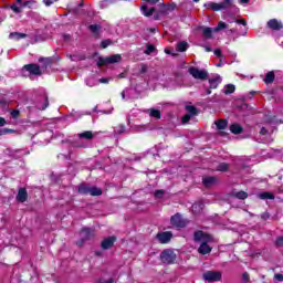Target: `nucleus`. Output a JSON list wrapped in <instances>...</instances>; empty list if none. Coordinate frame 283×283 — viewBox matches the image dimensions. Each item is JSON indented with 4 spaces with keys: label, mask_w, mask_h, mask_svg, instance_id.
Instances as JSON below:
<instances>
[{
    "label": "nucleus",
    "mask_w": 283,
    "mask_h": 283,
    "mask_svg": "<svg viewBox=\"0 0 283 283\" xmlns=\"http://www.w3.org/2000/svg\"><path fill=\"white\" fill-rule=\"evenodd\" d=\"M213 239L208 233H205L202 231L195 232V241L201 242L198 252L201 253V255H207V253H211V247H209L208 242H211Z\"/></svg>",
    "instance_id": "nucleus-1"
},
{
    "label": "nucleus",
    "mask_w": 283,
    "mask_h": 283,
    "mask_svg": "<svg viewBox=\"0 0 283 283\" xmlns=\"http://www.w3.org/2000/svg\"><path fill=\"white\" fill-rule=\"evenodd\" d=\"M207 10H212L213 12H220L221 10H229L234 8L233 0H223L221 2H207L203 4Z\"/></svg>",
    "instance_id": "nucleus-2"
},
{
    "label": "nucleus",
    "mask_w": 283,
    "mask_h": 283,
    "mask_svg": "<svg viewBox=\"0 0 283 283\" xmlns=\"http://www.w3.org/2000/svg\"><path fill=\"white\" fill-rule=\"evenodd\" d=\"M78 193H84L90 196H102L103 190H101V188L81 185L78 187Z\"/></svg>",
    "instance_id": "nucleus-3"
},
{
    "label": "nucleus",
    "mask_w": 283,
    "mask_h": 283,
    "mask_svg": "<svg viewBox=\"0 0 283 283\" xmlns=\"http://www.w3.org/2000/svg\"><path fill=\"white\" fill-rule=\"evenodd\" d=\"M120 54H114L107 57H99L97 61V65H112L113 63H120Z\"/></svg>",
    "instance_id": "nucleus-4"
},
{
    "label": "nucleus",
    "mask_w": 283,
    "mask_h": 283,
    "mask_svg": "<svg viewBox=\"0 0 283 283\" xmlns=\"http://www.w3.org/2000/svg\"><path fill=\"white\" fill-rule=\"evenodd\" d=\"M160 260L164 264H174L176 262V253L174 250H164L160 254Z\"/></svg>",
    "instance_id": "nucleus-5"
},
{
    "label": "nucleus",
    "mask_w": 283,
    "mask_h": 283,
    "mask_svg": "<svg viewBox=\"0 0 283 283\" xmlns=\"http://www.w3.org/2000/svg\"><path fill=\"white\" fill-rule=\"evenodd\" d=\"M189 74H191L195 78L199 80V81H206V78H208L209 73L206 70H199L196 66H191L188 70Z\"/></svg>",
    "instance_id": "nucleus-6"
},
{
    "label": "nucleus",
    "mask_w": 283,
    "mask_h": 283,
    "mask_svg": "<svg viewBox=\"0 0 283 283\" xmlns=\"http://www.w3.org/2000/svg\"><path fill=\"white\" fill-rule=\"evenodd\" d=\"M170 222L172 227H176V229H184V227H187V223L189 221H187V219H184L182 216L177 213L174 217H171Z\"/></svg>",
    "instance_id": "nucleus-7"
},
{
    "label": "nucleus",
    "mask_w": 283,
    "mask_h": 283,
    "mask_svg": "<svg viewBox=\"0 0 283 283\" xmlns=\"http://www.w3.org/2000/svg\"><path fill=\"white\" fill-rule=\"evenodd\" d=\"M203 280H206V282H220L222 274L216 271H208L203 273Z\"/></svg>",
    "instance_id": "nucleus-8"
},
{
    "label": "nucleus",
    "mask_w": 283,
    "mask_h": 283,
    "mask_svg": "<svg viewBox=\"0 0 283 283\" xmlns=\"http://www.w3.org/2000/svg\"><path fill=\"white\" fill-rule=\"evenodd\" d=\"M171 238H174V234L169 231L167 232H159L157 234V240L160 242V244H167L171 241Z\"/></svg>",
    "instance_id": "nucleus-9"
},
{
    "label": "nucleus",
    "mask_w": 283,
    "mask_h": 283,
    "mask_svg": "<svg viewBox=\"0 0 283 283\" xmlns=\"http://www.w3.org/2000/svg\"><path fill=\"white\" fill-rule=\"evenodd\" d=\"M24 70H27V72L33 74L34 76H41L42 74L41 67L36 64L24 65Z\"/></svg>",
    "instance_id": "nucleus-10"
},
{
    "label": "nucleus",
    "mask_w": 283,
    "mask_h": 283,
    "mask_svg": "<svg viewBox=\"0 0 283 283\" xmlns=\"http://www.w3.org/2000/svg\"><path fill=\"white\" fill-rule=\"evenodd\" d=\"M268 28H270V30H282L283 25L282 22L272 19L268 22Z\"/></svg>",
    "instance_id": "nucleus-11"
},
{
    "label": "nucleus",
    "mask_w": 283,
    "mask_h": 283,
    "mask_svg": "<svg viewBox=\"0 0 283 283\" xmlns=\"http://www.w3.org/2000/svg\"><path fill=\"white\" fill-rule=\"evenodd\" d=\"M114 242H116V238L114 237H109L107 239H105L103 242H102V249H112V247H114Z\"/></svg>",
    "instance_id": "nucleus-12"
},
{
    "label": "nucleus",
    "mask_w": 283,
    "mask_h": 283,
    "mask_svg": "<svg viewBox=\"0 0 283 283\" xmlns=\"http://www.w3.org/2000/svg\"><path fill=\"white\" fill-rule=\"evenodd\" d=\"M27 200H28V191L25 190V188H21L18 191L17 201L18 202H25Z\"/></svg>",
    "instance_id": "nucleus-13"
},
{
    "label": "nucleus",
    "mask_w": 283,
    "mask_h": 283,
    "mask_svg": "<svg viewBox=\"0 0 283 283\" xmlns=\"http://www.w3.org/2000/svg\"><path fill=\"white\" fill-rule=\"evenodd\" d=\"M211 90H216L222 83V77L220 75H216L214 77L209 80Z\"/></svg>",
    "instance_id": "nucleus-14"
},
{
    "label": "nucleus",
    "mask_w": 283,
    "mask_h": 283,
    "mask_svg": "<svg viewBox=\"0 0 283 283\" xmlns=\"http://www.w3.org/2000/svg\"><path fill=\"white\" fill-rule=\"evenodd\" d=\"M142 13L144 14V17H151V14H154V7H148L147 4L142 6L140 8Z\"/></svg>",
    "instance_id": "nucleus-15"
},
{
    "label": "nucleus",
    "mask_w": 283,
    "mask_h": 283,
    "mask_svg": "<svg viewBox=\"0 0 283 283\" xmlns=\"http://www.w3.org/2000/svg\"><path fill=\"white\" fill-rule=\"evenodd\" d=\"M258 198L260 200H274L275 196L272 192H261L258 195Z\"/></svg>",
    "instance_id": "nucleus-16"
},
{
    "label": "nucleus",
    "mask_w": 283,
    "mask_h": 283,
    "mask_svg": "<svg viewBox=\"0 0 283 283\" xmlns=\"http://www.w3.org/2000/svg\"><path fill=\"white\" fill-rule=\"evenodd\" d=\"M81 238H83V240H90V238L92 237V229L90 228H84L82 229V231L80 232Z\"/></svg>",
    "instance_id": "nucleus-17"
},
{
    "label": "nucleus",
    "mask_w": 283,
    "mask_h": 283,
    "mask_svg": "<svg viewBox=\"0 0 283 283\" xmlns=\"http://www.w3.org/2000/svg\"><path fill=\"white\" fill-rule=\"evenodd\" d=\"M263 81L266 83V85L273 83V81H275V73L273 71L268 72Z\"/></svg>",
    "instance_id": "nucleus-18"
},
{
    "label": "nucleus",
    "mask_w": 283,
    "mask_h": 283,
    "mask_svg": "<svg viewBox=\"0 0 283 283\" xmlns=\"http://www.w3.org/2000/svg\"><path fill=\"white\" fill-rule=\"evenodd\" d=\"M213 29L212 28H209V27H205L202 28V34L206 39H211L213 36Z\"/></svg>",
    "instance_id": "nucleus-19"
},
{
    "label": "nucleus",
    "mask_w": 283,
    "mask_h": 283,
    "mask_svg": "<svg viewBox=\"0 0 283 283\" xmlns=\"http://www.w3.org/2000/svg\"><path fill=\"white\" fill-rule=\"evenodd\" d=\"M202 182L205 187H212V185H216V177H206Z\"/></svg>",
    "instance_id": "nucleus-20"
},
{
    "label": "nucleus",
    "mask_w": 283,
    "mask_h": 283,
    "mask_svg": "<svg viewBox=\"0 0 283 283\" xmlns=\"http://www.w3.org/2000/svg\"><path fill=\"white\" fill-rule=\"evenodd\" d=\"M188 48H189V43L187 42L177 43V52H187Z\"/></svg>",
    "instance_id": "nucleus-21"
},
{
    "label": "nucleus",
    "mask_w": 283,
    "mask_h": 283,
    "mask_svg": "<svg viewBox=\"0 0 283 283\" xmlns=\"http://www.w3.org/2000/svg\"><path fill=\"white\" fill-rule=\"evenodd\" d=\"M230 132L232 134H241L242 133V126L238 125V124H232L230 126Z\"/></svg>",
    "instance_id": "nucleus-22"
},
{
    "label": "nucleus",
    "mask_w": 283,
    "mask_h": 283,
    "mask_svg": "<svg viewBox=\"0 0 283 283\" xmlns=\"http://www.w3.org/2000/svg\"><path fill=\"white\" fill-rule=\"evenodd\" d=\"M235 92V85L233 84H228L223 88V94H233Z\"/></svg>",
    "instance_id": "nucleus-23"
},
{
    "label": "nucleus",
    "mask_w": 283,
    "mask_h": 283,
    "mask_svg": "<svg viewBox=\"0 0 283 283\" xmlns=\"http://www.w3.org/2000/svg\"><path fill=\"white\" fill-rule=\"evenodd\" d=\"M9 39H14L15 41H19V39H25V34L19 32L10 33Z\"/></svg>",
    "instance_id": "nucleus-24"
},
{
    "label": "nucleus",
    "mask_w": 283,
    "mask_h": 283,
    "mask_svg": "<svg viewBox=\"0 0 283 283\" xmlns=\"http://www.w3.org/2000/svg\"><path fill=\"white\" fill-rule=\"evenodd\" d=\"M80 138H85L86 140H92V138H94V134H92V132L86 130L82 134L78 135Z\"/></svg>",
    "instance_id": "nucleus-25"
},
{
    "label": "nucleus",
    "mask_w": 283,
    "mask_h": 283,
    "mask_svg": "<svg viewBox=\"0 0 283 283\" xmlns=\"http://www.w3.org/2000/svg\"><path fill=\"white\" fill-rule=\"evenodd\" d=\"M234 198H238L239 200H247L249 195L245 191H239L234 193Z\"/></svg>",
    "instance_id": "nucleus-26"
},
{
    "label": "nucleus",
    "mask_w": 283,
    "mask_h": 283,
    "mask_svg": "<svg viewBox=\"0 0 283 283\" xmlns=\"http://www.w3.org/2000/svg\"><path fill=\"white\" fill-rule=\"evenodd\" d=\"M216 126L219 128V129H226L228 123H227V119H220V120H217L214 122Z\"/></svg>",
    "instance_id": "nucleus-27"
},
{
    "label": "nucleus",
    "mask_w": 283,
    "mask_h": 283,
    "mask_svg": "<svg viewBox=\"0 0 283 283\" xmlns=\"http://www.w3.org/2000/svg\"><path fill=\"white\" fill-rule=\"evenodd\" d=\"M227 23L220 21L218 25L213 29V32H220V30H227Z\"/></svg>",
    "instance_id": "nucleus-28"
},
{
    "label": "nucleus",
    "mask_w": 283,
    "mask_h": 283,
    "mask_svg": "<svg viewBox=\"0 0 283 283\" xmlns=\"http://www.w3.org/2000/svg\"><path fill=\"white\" fill-rule=\"evenodd\" d=\"M186 111L190 116H196V114H198V109H196L195 106H186Z\"/></svg>",
    "instance_id": "nucleus-29"
},
{
    "label": "nucleus",
    "mask_w": 283,
    "mask_h": 283,
    "mask_svg": "<svg viewBox=\"0 0 283 283\" xmlns=\"http://www.w3.org/2000/svg\"><path fill=\"white\" fill-rule=\"evenodd\" d=\"M88 29L91 30V32H92L93 34H98V31L101 30V25H98V24H91V25L88 27Z\"/></svg>",
    "instance_id": "nucleus-30"
},
{
    "label": "nucleus",
    "mask_w": 283,
    "mask_h": 283,
    "mask_svg": "<svg viewBox=\"0 0 283 283\" xmlns=\"http://www.w3.org/2000/svg\"><path fill=\"white\" fill-rule=\"evenodd\" d=\"M192 211L193 213H200L202 211V205L201 203L192 205Z\"/></svg>",
    "instance_id": "nucleus-31"
},
{
    "label": "nucleus",
    "mask_w": 283,
    "mask_h": 283,
    "mask_svg": "<svg viewBox=\"0 0 283 283\" xmlns=\"http://www.w3.org/2000/svg\"><path fill=\"white\" fill-rule=\"evenodd\" d=\"M153 52H156V46L153 44H147L145 54H153Z\"/></svg>",
    "instance_id": "nucleus-32"
},
{
    "label": "nucleus",
    "mask_w": 283,
    "mask_h": 283,
    "mask_svg": "<svg viewBox=\"0 0 283 283\" xmlns=\"http://www.w3.org/2000/svg\"><path fill=\"white\" fill-rule=\"evenodd\" d=\"M11 10H12L15 14H21V12H23V10L21 9V7H18L17 4H12V6H11Z\"/></svg>",
    "instance_id": "nucleus-33"
},
{
    "label": "nucleus",
    "mask_w": 283,
    "mask_h": 283,
    "mask_svg": "<svg viewBox=\"0 0 283 283\" xmlns=\"http://www.w3.org/2000/svg\"><path fill=\"white\" fill-rule=\"evenodd\" d=\"M150 116H153V118H160V111L158 109H150Z\"/></svg>",
    "instance_id": "nucleus-34"
},
{
    "label": "nucleus",
    "mask_w": 283,
    "mask_h": 283,
    "mask_svg": "<svg viewBox=\"0 0 283 283\" xmlns=\"http://www.w3.org/2000/svg\"><path fill=\"white\" fill-rule=\"evenodd\" d=\"M217 169L218 171H227V169H229V164H224V163L219 164Z\"/></svg>",
    "instance_id": "nucleus-35"
},
{
    "label": "nucleus",
    "mask_w": 283,
    "mask_h": 283,
    "mask_svg": "<svg viewBox=\"0 0 283 283\" xmlns=\"http://www.w3.org/2000/svg\"><path fill=\"white\" fill-rule=\"evenodd\" d=\"M191 116L189 114H186L182 118H181V123L185 125L187 124L189 120H191Z\"/></svg>",
    "instance_id": "nucleus-36"
},
{
    "label": "nucleus",
    "mask_w": 283,
    "mask_h": 283,
    "mask_svg": "<svg viewBox=\"0 0 283 283\" xmlns=\"http://www.w3.org/2000/svg\"><path fill=\"white\" fill-rule=\"evenodd\" d=\"M108 45H112V41L111 40H104L101 43V46L105 50V48H107Z\"/></svg>",
    "instance_id": "nucleus-37"
},
{
    "label": "nucleus",
    "mask_w": 283,
    "mask_h": 283,
    "mask_svg": "<svg viewBox=\"0 0 283 283\" xmlns=\"http://www.w3.org/2000/svg\"><path fill=\"white\" fill-rule=\"evenodd\" d=\"M48 105H50V103L48 102V97L44 98V104L41 106L39 105V109H48Z\"/></svg>",
    "instance_id": "nucleus-38"
},
{
    "label": "nucleus",
    "mask_w": 283,
    "mask_h": 283,
    "mask_svg": "<svg viewBox=\"0 0 283 283\" xmlns=\"http://www.w3.org/2000/svg\"><path fill=\"white\" fill-rule=\"evenodd\" d=\"M57 0H43V3L46 6V8H50V6H52V3H54Z\"/></svg>",
    "instance_id": "nucleus-39"
},
{
    "label": "nucleus",
    "mask_w": 283,
    "mask_h": 283,
    "mask_svg": "<svg viewBox=\"0 0 283 283\" xmlns=\"http://www.w3.org/2000/svg\"><path fill=\"white\" fill-rule=\"evenodd\" d=\"M165 193V191L163 190H157L155 191V198H163V195Z\"/></svg>",
    "instance_id": "nucleus-40"
},
{
    "label": "nucleus",
    "mask_w": 283,
    "mask_h": 283,
    "mask_svg": "<svg viewBox=\"0 0 283 283\" xmlns=\"http://www.w3.org/2000/svg\"><path fill=\"white\" fill-rule=\"evenodd\" d=\"M146 3H149L150 6H156L160 0H144Z\"/></svg>",
    "instance_id": "nucleus-41"
},
{
    "label": "nucleus",
    "mask_w": 283,
    "mask_h": 283,
    "mask_svg": "<svg viewBox=\"0 0 283 283\" xmlns=\"http://www.w3.org/2000/svg\"><path fill=\"white\" fill-rule=\"evenodd\" d=\"M32 3H34V1H25L22 3V8H30Z\"/></svg>",
    "instance_id": "nucleus-42"
},
{
    "label": "nucleus",
    "mask_w": 283,
    "mask_h": 283,
    "mask_svg": "<svg viewBox=\"0 0 283 283\" xmlns=\"http://www.w3.org/2000/svg\"><path fill=\"white\" fill-rule=\"evenodd\" d=\"M115 132L117 134H125V126H119V128H117Z\"/></svg>",
    "instance_id": "nucleus-43"
},
{
    "label": "nucleus",
    "mask_w": 283,
    "mask_h": 283,
    "mask_svg": "<svg viewBox=\"0 0 283 283\" xmlns=\"http://www.w3.org/2000/svg\"><path fill=\"white\" fill-rule=\"evenodd\" d=\"M274 279H275L277 282H283V275H282V274H275V275H274Z\"/></svg>",
    "instance_id": "nucleus-44"
},
{
    "label": "nucleus",
    "mask_w": 283,
    "mask_h": 283,
    "mask_svg": "<svg viewBox=\"0 0 283 283\" xmlns=\"http://www.w3.org/2000/svg\"><path fill=\"white\" fill-rule=\"evenodd\" d=\"M214 55L219 56V57H222V51L220 49H216L214 50Z\"/></svg>",
    "instance_id": "nucleus-45"
},
{
    "label": "nucleus",
    "mask_w": 283,
    "mask_h": 283,
    "mask_svg": "<svg viewBox=\"0 0 283 283\" xmlns=\"http://www.w3.org/2000/svg\"><path fill=\"white\" fill-rule=\"evenodd\" d=\"M276 245H277V247H283V237H280V238L276 240Z\"/></svg>",
    "instance_id": "nucleus-46"
},
{
    "label": "nucleus",
    "mask_w": 283,
    "mask_h": 283,
    "mask_svg": "<svg viewBox=\"0 0 283 283\" xmlns=\"http://www.w3.org/2000/svg\"><path fill=\"white\" fill-rule=\"evenodd\" d=\"M11 116L12 118H19V111H12Z\"/></svg>",
    "instance_id": "nucleus-47"
},
{
    "label": "nucleus",
    "mask_w": 283,
    "mask_h": 283,
    "mask_svg": "<svg viewBox=\"0 0 283 283\" xmlns=\"http://www.w3.org/2000/svg\"><path fill=\"white\" fill-rule=\"evenodd\" d=\"M6 118L0 117V127H3V125H6Z\"/></svg>",
    "instance_id": "nucleus-48"
},
{
    "label": "nucleus",
    "mask_w": 283,
    "mask_h": 283,
    "mask_svg": "<svg viewBox=\"0 0 283 283\" xmlns=\"http://www.w3.org/2000/svg\"><path fill=\"white\" fill-rule=\"evenodd\" d=\"M99 83L107 84L109 83V78H99Z\"/></svg>",
    "instance_id": "nucleus-49"
},
{
    "label": "nucleus",
    "mask_w": 283,
    "mask_h": 283,
    "mask_svg": "<svg viewBox=\"0 0 283 283\" xmlns=\"http://www.w3.org/2000/svg\"><path fill=\"white\" fill-rule=\"evenodd\" d=\"M235 22L240 23L241 25H247V21H244V20H237Z\"/></svg>",
    "instance_id": "nucleus-50"
},
{
    "label": "nucleus",
    "mask_w": 283,
    "mask_h": 283,
    "mask_svg": "<svg viewBox=\"0 0 283 283\" xmlns=\"http://www.w3.org/2000/svg\"><path fill=\"white\" fill-rule=\"evenodd\" d=\"M243 280H244L245 282H248V280H249V274L244 273V274H243Z\"/></svg>",
    "instance_id": "nucleus-51"
},
{
    "label": "nucleus",
    "mask_w": 283,
    "mask_h": 283,
    "mask_svg": "<svg viewBox=\"0 0 283 283\" xmlns=\"http://www.w3.org/2000/svg\"><path fill=\"white\" fill-rule=\"evenodd\" d=\"M163 8H164L165 14H167V10H169V7H167V6L164 4Z\"/></svg>",
    "instance_id": "nucleus-52"
},
{
    "label": "nucleus",
    "mask_w": 283,
    "mask_h": 283,
    "mask_svg": "<svg viewBox=\"0 0 283 283\" xmlns=\"http://www.w3.org/2000/svg\"><path fill=\"white\" fill-rule=\"evenodd\" d=\"M262 218H263V220H268L269 213H263V214H262Z\"/></svg>",
    "instance_id": "nucleus-53"
},
{
    "label": "nucleus",
    "mask_w": 283,
    "mask_h": 283,
    "mask_svg": "<svg viewBox=\"0 0 283 283\" xmlns=\"http://www.w3.org/2000/svg\"><path fill=\"white\" fill-rule=\"evenodd\" d=\"M205 50H206V52H211L212 51L211 46H205Z\"/></svg>",
    "instance_id": "nucleus-54"
},
{
    "label": "nucleus",
    "mask_w": 283,
    "mask_h": 283,
    "mask_svg": "<svg viewBox=\"0 0 283 283\" xmlns=\"http://www.w3.org/2000/svg\"><path fill=\"white\" fill-rule=\"evenodd\" d=\"M17 3H19V6H23V0H17Z\"/></svg>",
    "instance_id": "nucleus-55"
},
{
    "label": "nucleus",
    "mask_w": 283,
    "mask_h": 283,
    "mask_svg": "<svg viewBox=\"0 0 283 283\" xmlns=\"http://www.w3.org/2000/svg\"><path fill=\"white\" fill-rule=\"evenodd\" d=\"M261 134H266V128H261Z\"/></svg>",
    "instance_id": "nucleus-56"
},
{
    "label": "nucleus",
    "mask_w": 283,
    "mask_h": 283,
    "mask_svg": "<svg viewBox=\"0 0 283 283\" xmlns=\"http://www.w3.org/2000/svg\"><path fill=\"white\" fill-rule=\"evenodd\" d=\"M240 3H249V0H240Z\"/></svg>",
    "instance_id": "nucleus-57"
},
{
    "label": "nucleus",
    "mask_w": 283,
    "mask_h": 283,
    "mask_svg": "<svg viewBox=\"0 0 283 283\" xmlns=\"http://www.w3.org/2000/svg\"><path fill=\"white\" fill-rule=\"evenodd\" d=\"M166 54H174L171 53V51H169L168 49L165 50Z\"/></svg>",
    "instance_id": "nucleus-58"
},
{
    "label": "nucleus",
    "mask_w": 283,
    "mask_h": 283,
    "mask_svg": "<svg viewBox=\"0 0 283 283\" xmlns=\"http://www.w3.org/2000/svg\"><path fill=\"white\" fill-rule=\"evenodd\" d=\"M217 67H222V63H218V64H217Z\"/></svg>",
    "instance_id": "nucleus-59"
},
{
    "label": "nucleus",
    "mask_w": 283,
    "mask_h": 283,
    "mask_svg": "<svg viewBox=\"0 0 283 283\" xmlns=\"http://www.w3.org/2000/svg\"><path fill=\"white\" fill-rule=\"evenodd\" d=\"M127 91H124L123 93H122V96H123V98H125V93H126Z\"/></svg>",
    "instance_id": "nucleus-60"
},
{
    "label": "nucleus",
    "mask_w": 283,
    "mask_h": 283,
    "mask_svg": "<svg viewBox=\"0 0 283 283\" xmlns=\"http://www.w3.org/2000/svg\"><path fill=\"white\" fill-rule=\"evenodd\" d=\"M10 132H12V130H4L6 134H10Z\"/></svg>",
    "instance_id": "nucleus-61"
},
{
    "label": "nucleus",
    "mask_w": 283,
    "mask_h": 283,
    "mask_svg": "<svg viewBox=\"0 0 283 283\" xmlns=\"http://www.w3.org/2000/svg\"><path fill=\"white\" fill-rule=\"evenodd\" d=\"M207 94H211V91H208Z\"/></svg>",
    "instance_id": "nucleus-62"
},
{
    "label": "nucleus",
    "mask_w": 283,
    "mask_h": 283,
    "mask_svg": "<svg viewBox=\"0 0 283 283\" xmlns=\"http://www.w3.org/2000/svg\"><path fill=\"white\" fill-rule=\"evenodd\" d=\"M96 255H101V253L96 252Z\"/></svg>",
    "instance_id": "nucleus-63"
},
{
    "label": "nucleus",
    "mask_w": 283,
    "mask_h": 283,
    "mask_svg": "<svg viewBox=\"0 0 283 283\" xmlns=\"http://www.w3.org/2000/svg\"><path fill=\"white\" fill-rule=\"evenodd\" d=\"M72 61H75L74 56L72 57Z\"/></svg>",
    "instance_id": "nucleus-64"
}]
</instances>
